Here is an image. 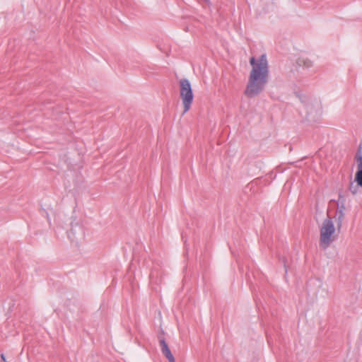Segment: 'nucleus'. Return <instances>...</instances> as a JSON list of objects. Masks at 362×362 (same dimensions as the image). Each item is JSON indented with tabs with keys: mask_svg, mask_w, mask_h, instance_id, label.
Instances as JSON below:
<instances>
[{
	"mask_svg": "<svg viewBox=\"0 0 362 362\" xmlns=\"http://www.w3.org/2000/svg\"><path fill=\"white\" fill-rule=\"evenodd\" d=\"M250 63L252 69L244 94L247 98H254L264 90L269 78V65L266 54H262L257 59L251 57Z\"/></svg>",
	"mask_w": 362,
	"mask_h": 362,
	"instance_id": "nucleus-1",
	"label": "nucleus"
},
{
	"mask_svg": "<svg viewBox=\"0 0 362 362\" xmlns=\"http://www.w3.org/2000/svg\"><path fill=\"white\" fill-rule=\"evenodd\" d=\"M335 230L332 220L329 217L325 218L320 228V246L323 250L328 248L335 240Z\"/></svg>",
	"mask_w": 362,
	"mask_h": 362,
	"instance_id": "nucleus-2",
	"label": "nucleus"
},
{
	"mask_svg": "<svg viewBox=\"0 0 362 362\" xmlns=\"http://www.w3.org/2000/svg\"><path fill=\"white\" fill-rule=\"evenodd\" d=\"M180 95L184 106V113L189 110L194 99L192 86L187 78H182L179 81Z\"/></svg>",
	"mask_w": 362,
	"mask_h": 362,
	"instance_id": "nucleus-3",
	"label": "nucleus"
},
{
	"mask_svg": "<svg viewBox=\"0 0 362 362\" xmlns=\"http://www.w3.org/2000/svg\"><path fill=\"white\" fill-rule=\"evenodd\" d=\"M305 108L308 121L315 122L321 115V105L317 101L308 103Z\"/></svg>",
	"mask_w": 362,
	"mask_h": 362,
	"instance_id": "nucleus-4",
	"label": "nucleus"
},
{
	"mask_svg": "<svg viewBox=\"0 0 362 362\" xmlns=\"http://www.w3.org/2000/svg\"><path fill=\"white\" fill-rule=\"evenodd\" d=\"M357 163V172L355 175V180L357 185L362 187V145H359L355 156Z\"/></svg>",
	"mask_w": 362,
	"mask_h": 362,
	"instance_id": "nucleus-5",
	"label": "nucleus"
},
{
	"mask_svg": "<svg viewBox=\"0 0 362 362\" xmlns=\"http://www.w3.org/2000/svg\"><path fill=\"white\" fill-rule=\"evenodd\" d=\"M159 343L160 346L161 352L167 358V359L168 360L170 358L173 357V355L172 354L165 339L160 338L159 339Z\"/></svg>",
	"mask_w": 362,
	"mask_h": 362,
	"instance_id": "nucleus-6",
	"label": "nucleus"
},
{
	"mask_svg": "<svg viewBox=\"0 0 362 362\" xmlns=\"http://www.w3.org/2000/svg\"><path fill=\"white\" fill-rule=\"evenodd\" d=\"M77 232H82L81 227L78 226L72 227L68 232V236L71 241L78 240V238L76 237ZM81 235H82V233H81Z\"/></svg>",
	"mask_w": 362,
	"mask_h": 362,
	"instance_id": "nucleus-7",
	"label": "nucleus"
},
{
	"mask_svg": "<svg viewBox=\"0 0 362 362\" xmlns=\"http://www.w3.org/2000/svg\"><path fill=\"white\" fill-rule=\"evenodd\" d=\"M297 64L298 66L305 69H309L313 66V62L305 57H300L297 61Z\"/></svg>",
	"mask_w": 362,
	"mask_h": 362,
	"instance_id": "nucleus-8",
	"label": "nucleus"
},
{
	"mask_svg": "<svg viewBox=\"0 0 362 362\" xmlns=\"http://www.w3.org/2000/svg\"><path fill=\"white\" fill-rule=\"evenodd\" d=\"M337 215L338 216L337 228L339 229L341 227L342 221L344 218V212H343L341 210H337Z\"/></svg>",
	"mask_w": 362,
	"mask_h": 362,
	"instance_id": "nucleus-9",
	"label": "nucleus"
},
{
	"mask_svg": "<svg viewBox=\"0 0 362 362\" xmlns=\"http://www.w3.org/2000/svg\"><path fill=\"white\" fill-rule=\"evenodd\" d=\"M349 189H350V191H351L353 194H356V189H357V186H356V185L354 186V184H353V183H351V185H350Z\"/></svg>",
	"mask_w": 362,
	"mask_h": 362,
	"instance_id": "nucleus-10",
	"label": "nucleus"
},
{
	"mask_svg": "<svg viewBox=\"0 0 362 362\" xmlns=\"http://www.w3.org/2000/svg\"><path fill=\"white\" fill-rule=\"evenodd\" d=\"M344 209H345V207H344V204H342L341 206H338V208H337V210H341L343 212H344Z\"/></svg>",
	"mask_w": 362,
	"mask_h": 362,
	"instance_id": "nucleus-11",
	"label": "nucleus"
},
{
	"mask_svg": "<svg viewBox=\"0 0 362 362\" xmlns=\"http://www.w3.org/2000/svg\"><path fill=\"white\" fill-rule=\"evenodd\" d=\"M169 362H175L174 356L168 359Z\"/></svg>",
	"mask_w": 362,
	"mask_h": 362,
	"instance_id": "nucleus-12",
	"label": "nucleus"
},
{
	"mask_svg": "<svg viewBox=\"0 0 362 362\" xmlns=\"http://www.w3.org/2000/svg\"><path fill=\"white\" fill-rule=\"evenodd\" d=\"M1 359H2L4 361H5V362H6V358H5V356H4V354H1Z\"/></svg>",
	"mask_w": 362,
	"mask_h": 362,
	"instance_id": "nucleus-13",
	"label": "nucleus"
}]
</instances>
